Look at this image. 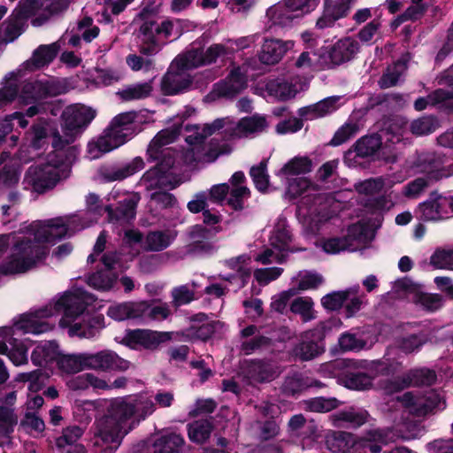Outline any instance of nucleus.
Listing matches in <instances>:
<instances>
[{
	"label": "nucleus",
	"mask_w": 453,
	"mask_h": 453,
	"mask_svg": "<svg viewBox=\"0 0 453 453\" xmlns=\"http://www.w3.org/2000/svg\"><path fill=\"white\" fill-rule=\"evenodd\" d=\"M143 167V159L140 157H136L132 161L121 166L102 170L101 175L106 181L122 180L141 171Z\"/></svg>",
	"instance_id": "29"
},
{
	"label": "nucleus",
	"mask_w": 453,
	"mask_h": 453,
	"mask_svg": "<svg viewBox=\"0 0 453 453\" xmlns=\"http://www.w3.org/2000/svg\"><path fill=\"white\" fill-rule=\"evenodd\" d=\"M435 380L436 375L434 371L426 368L415 369L401 378L388 381L383 389L387 394H393L411 386L431 385Z\"/></svg>",
	"instance_id": "12"
},
{
	"label": "nucleus",
	"mask_w": 453,
	"mask_h": 453,
	"mask_svg": "<svg viewBox=\"0 0 453 453\" xmlns=\"http://www.w3.org/2000/svg\"><path fill=\"white\" fill-rule=\"evenodd\" d=\"M392 437L380 429H372L359 439L346 432H333L326 436V446L335 453H348L351 449H369L371 453H380L382 445L388 443Z\"/></svg>",
	"instance_id": "6"
},
{
	"label": "nucleus",
	"mask_w": 453,
	"mask_h": 453,
	"mask_svg": "<svg viewBox=\"0 0 453 453\" xmlns=\"http://www.w3.org/2000/svg\"><path fill=\"white\" fill-rule=\"evenodd\" d=\"M138 199L134 196H127L119 202V206L117 208L115 214H113L111 206H106L105 211H108L111 220L128 222L135 216V208Z\"/></svg>",
	"instance_id": "37"
},
{
	"label": "nucleus",
	"mask_w": 453,
	"mask_h": 453,
	"mask_svg": "<svg viewBox=\"0 0 453 453\" xmlns=\"http://www.w3.org/2000/svg\"><path fill=\"white\" fill-rule=\"evenodd\" d=\"M440 85L453 87V65L438 78ZM428 105L453 111V93L442 88L434 90L426 97H419L414 103L417 111H423Z\"/></svg>",
	"instance_id": "10"
},
{
	"label": "nucleus",
	"mask_w": 453,
	"mask_h": 453,
	"mask_svg": "<svg viewBox=\"0 0 453 453\" xmlns=\"http://www.w3.org/2000/svg\"><path fill=\"white\" fill-rule=\"evenodd\" d=\"M250 174L256 188L259 191L265 192L268 189L269 175L267 173V162L265 160L260 162L257 165L252 166Z\"/></svg>",
	"instance_id": "57"
},
{
	"label": "nucleus",
	"mask_w": 453,
	"mask_h": 453,
	"mask_svg": "<svg viewBox=\"0 0 453 453\" xmlns=\"http://www.w3.org/2000/svg\"><path fill=\"white\" fill-rule=\"evenodd\" d=\"M298 288L301 290H308L316 288L323 283V277L312 272H300L296 278Z\"/></svg>",
	"instance_id": "63"
},
{
	"label": "nucleus",
	"mask_w": 453,
	"mask_h": 453,
	"mask_svg": "<svg viewBox=\"0 0 453 453\" xmlns=\"http://www.w3.org/2000/svg\"><path fill=\"white\" fill-rule=\"evenodd\" d=\"M18 423L14 408L0 405V434H9Z\"/></svg>",
	"instance_id": "59"
},
{
	"label": "nucleus",
	"mask_w": 453,
	"mask_h": 453,
	"mask_svg": "<svg viewBox=\"0 0 453 453\" xmlns=\"http://www.w3.org/2000/svg\"><path fill=\"white\" fill-rule=\"evenodd\" d=\"M59 47L57 43L40 46L34 53L32 58L33 65L35 68L42 67L50 63L56 57Z\"/></svg>",
	"instance_id": "49"
},
{
	"label": "nucleus",
	"mask_w": 453,
	"mask_h": 453,
	"mask_svg": "<svg viewBox=\"0 0 453 453\" xmlns=\"http://www.w3.org/2000/svg\"><path fill=\"white\" fill-rule=\"evenodd\" d=\"M417 212L426 221L449 219L453 215V196L433 193L427 201L418 206Z\"/></svg>",
	"instance_id": "11"
},
{
	"label": "nucleus",
	"mask_w": 453,
	"mask_h": 453,
	"mask_svg": "<svg viewBox=\"0 0 453 453\" xmlns=\"http://www.w3.org/2000/svg\"><path fill=\"white\" fill-rule=\"evenodd\" d=\"M358 132V126L353 122H347L342 125L334 134L330 141L332 146H339L353 138Z\"/></svg>",
	"instance_id": "60"
},
{
	"label": "nucleus",
	"mask_w": 453,
	"mask_h": 453,
	"mask_svg": "<svg viewBox=\"0 0 453 453\" xmlns=\"http://www.w3.org/2000/svg\"><path fill=\"white\" fill-rule=\"evenodd\" d=\"M58 369L67 374L77 373L87 367V353L60 354L58 358Z\"/></svg>",
	"instance_id": "36"
},
{
	"label": "nucleus",
	"mask_w": 453,
	"mask_h": 453,
	"mask_svg": "<svg viewBox=\"0 0 453 453\" xmlns=\"http://www.w3.org/2000/svg\"><path fill=\"white\" fill-rule=\"evenodd\" d=\"M126 143L121 135H118L109 127L101 135L93 139L88 143V155L90 159L99 158L102 155L108 153Z\"/></svg>",
	"instance_id": "16"
},
{
	"label": "nucleus",
	"mask_w": 453,
	"mask_h": 453,
	"mask_svg": "<svg viewBox=\"0 0 453 453\" xmlns=\"http://www.w3.org/2000/svg\"><path fill=\"white\" fill-rule=\"evenodd\" d=\"M140 322L160 321L169 318L172 314L167 303L154 305L147 301H140Z\"/></svg>",
	"instance_id": "33"
},
{
	"label": "nucleus",
	"mask_w": 453,
	"mask_h": 453,
	"mask_svg": "<svg viewBox=\"0 0 453 453\" xmlns=\"http://www.w3.org/2000/svg\"><path fill=\"white\" fill-rule=\"evenodd\" d=\"M250 257L248 255H241L236 257H232L225 261V265L233 270L234 274L223 277L226 280L238 278L241 280V285L243 286L247 279L250 276Z\"/></svg>",
	"instance_id": "32"
},
{
	"label": "nucleus",
	"mask_w": 453,
	"mask_h": 453,
	"mask_svg": "<svg viewBox=\"0 0 453 453\" xmlns=\"http://www.w3.org/2000/svg\"><path fill=\"white\" fill-rule=\"evenodd\" d=\"M312 169V162L308 157H295L288 160L276 173L280 178L288 179L293 175L305 174Z\"/></svg>",
	"instance_id": "34"
},
{
	"label": "nucleus",
	"mask_w": 453,
	"mask_h": 453,
	"mask_svg": "<svg viewBox=\"0 0 453 453\" xmlns=\"http://www.w3.org/2000/svg\"><path fill=\"white\" fill-rule=\"evenodd\" d=\"M175 27L171 20L145 21L139 29L140 52L147 57L157 54L171 36H178V33H174Z\"/></svg>",
	"instance_id": "8"
},
{
	"label": "nucleus",
	"mask_w": 453,
	"mask_h": 453,
	"mask_svg": "<svg viewBox=\"0 0 453 453\" xmlns=\"http://www.w3.org/2000/svg\"><path fill=\"white\" fill-rule=\"evenodd\" d=\"M96 111L83 104H73L62 113L61 131L54 133L53 147L61 149L70 144L81 134L88 125L95 119Z\"/></svg>",
	"instance_id": "7"
},
{
	"label": "nucleus",
	"mask_w": 453,
	"mask_h": 453,
	"mask_svg": "<svg viewBox=\"0 0 453 453\" xmlns=\"http://www.w3.org/2000/svg\"><path fill=\"white\" fill-rule=\"evenodd\" d=\"M93 302L91 295L76 288L65 292L56 302L42 309L23 314L12 326L0 327V354L8 356L15 365L26 363L27 351L17 347L15 331L33 334L49 332L54 327L50 319L59 314H62L59 326L68 327L69 335L88 339L96 336L104 326V317L84 313L86 307Z\"/></svg>",
	"instance_id": "1"
},
{
	"label": "nucleus",
	"mask_w": 453,
	"mask_h": 453,
	"mask_svg": "<svg viewBox=\"0 0 453 453\" xmlns=\"http://www.w3.org/2000/svg\"><path fill=\"white\" fill-rule=\"evenodd\" d=\"M192 84L188 71L173 62L162 81V90L165 95H175L187 90Z\"/></svg>",
	"instance_id": "15"
},
{
	"label": "nucleus",
	"mask_w": 453,
	"mask_h": 453,
	"mask_svg": "<svg viewBox=\"0 0 453 453\" xmlns=\"http://www.w3.org/2000/svg\"><path fill=\"white\" fill-rule=\"evenodd\" d=\"M247 376L257 382L271 381L279 376V366L271 361L254 360L246 366Z\"/></svg>",
	"instance_id": "22"
},
{
	"label": "nucleus",
	"mask_w": 453,
	"mask_h": 453,
	"mask_svg": "<svg viewBox=\"0 0 453 453\" xmlns=\"http://www.w3.org/2000/svg\"><path fill=\"white\" fill-rule=\"evenodd\" d=\"M180 134L179 128L164 129L157 133L149 144L147 154L151 160L161 161V165L166 157H170L171 151L166 145L173 142Z\"/></svg>",
	"instance_id": "17"
},
{
	"label": "nucleus",
	"mask_w": 453,
	"mask_h": 453,
	"mask_svg": "<svg viewBox=\"0 0 453 453\" xmlns=\"http://www.w3.org/2000/svg\"><path fill=\"white\" fill-rule=\"evenodd\" d=\"M169 334L149 329L129 330L123 337L122 342L132 349H154L160 343L169 340Z\"/></svg>",
	"instance_id": "13"
},
{
	"label": "nucleus",
	"mask_w": 453,
	"mask_h": 453,
	"mask_svg": "<svg viewBox=\"0 0 453 453\" xmlns=\"http://www.w3.org/2000/svg\"><path fill=\"white\" fill-rule=\"evenodd\" d=\"M173 62H175L178 66L187 71L206 65L203 50L195 48H192L182 55H179Z\"/></svg>",
	"instance_id": "46"
},
{
	"label": "nucleus",
	"mask_w": 453,
	"mask_h": 453,
	"mask_svg": "<svg viewBox=\"0 0 453 453\" xmlns=\"http://www.w3.org/2000/svg\"><path fill=\"white\" fill-rule=\"evenodd\" d=\"M140 301H129L111 305L107 310V315L117 321L127 319L140 321Z\"/></svg>",
	"instance_id": "31"
},
{
	"label": "nucleus",
	"mask_w": 453,
	"mask_h": 453,
	"mask_svg": "<svg viewBox=\"0 0 453 453\" xmlns=\"http://www.w3.org/2000/svg\"><path fill=\"white\" fill-rule=\"evenodd\" d=\"M291 311L301 315L303 321L307 322L315 318L313 302L310 297H298L291 303Z\"/></svg>",
	"instance_id": "58"
},
{
	"label": "nucleus",
	"mask_w": 453,
	"mask_h": 453,
	"mask_svg": "<svg viewBox=\"0 0 453 453\" xmlns=\"http://www.w3.org/2000/svg\"><path fill=\"white\" fill-rule=\"evenodd\" d=\"M407 69L406 64L403 61H397L393 65L387 68L380 79L379 84L382 88H388L395 86L404 74Z\"/></svg>",
	"instance_id": "45"
},
{
	"label": "nucleus",
	"mask_w": 453,
	"mask_h": 453,
	"mask_svg": "<svg viewBox=\"0 0 453 453\" xmlns=\"http://www.w3.org/2000/svg\"><path fill=\"white\" fill-rule=\"evenodd\" d=\"M59 357L58 345L55 342H46L38 344L31 355L32 361L36 365H42L51 361L58 363Z\"/></svg>",
	"instance_id": "35"
},
{
	"label": "nucleus",
	"mask_w": 453,
	"mask_h": 453,
	"mask_svg": "<svg viewBox=\"0 0 453 453\" xmlns=\"http://www.w3.org/2000/svg\"><path fill=\"white\" fill-rule=\"evenodd\" d=\"M58 132V130L54 129L50 123L40 119L36 124H35L32 127L31 131V143L32 145L39 149L42 147L45 143H47V140L50 134L52 135V142H54V133Z\"/></svg>",
	"instance_id": "43"
},
{
	"label": "nucleus",
	"mask_w": 453,
	"mask_h": 453,
	"mask_svg": "<svg viewBox=\"0 0 453 453\" xmlns=\"http://www.w3.org/2000/svg\"><path fill=\"white\" fill-rule=\"evenodd\" d=\"M83 434V429L78 426H68L65 428L62 434L57 438L56 445L62 449L67 445L75 443Z\"/></svg>",
	"instance_id": "62"
},
{
	"label": "nucleus",
	"mask_w": 453,
	"mask_h": 453,
	"mask_svg": "<svg viewBox=\"0 0 453 453\" xmlns=\"http://www.w3.org/2000/svg\"><path fill=\"white\" fill-rule=\"evenodd\" d=\"M78 222L80 218L77 215L33 222L27 235L17 240L9 260L0 265V274L21 273L32 268L46 256V243L54 242L88 226L87 223L78 225Z\"/></svg>",
	"instance_id": "4"
},
{
	"label": "nucleus",
	"mask_w": 453,
	"mask_h": 453,
	"mask_svg": "<svg viewBox=\"0 0 453 453\" xmlns=\"http://www.w3.org/2000/svg\"><path fill=\"white\" fill-rule=\"evenodd\" d=\"M117 277L111 272L102 269L87 278L88 284L98 290L107 291L112 288L116 282Z\"/></svg>",
	"instance_id": "44"
},
{
	"label": "nucleus",
	"mask_w": 453,
	"mask_h": 453,
	"mask_svg": "<svg viewBox=\"0 0 453 453\" xmlns=\"http://www.w3.org/2000/svg\"><path fill=\"white\" fill-rule=\"evenodd\" d=\"M184 442V439L180 434L171 433L155 441L153 445L154 453H179Z\"/></svg>",
	"instance_id": "42"
},
{
	"label": "nucleus",
	"mask_w": 453,
	"mask_h": 453,
	"mask_svg": "<svg viewBox=\"0 0 453 453\" xmlns=\"http://www.w3.org/2000/svg\"><path fill=\"white\" fill-rule=\"evenodd\" d=\"M367 416L365 411L349 409L334 414L332 418L335 426H359L366 421Z\"/></svg>",
	"instance_id": "39"
},
{
	"label": "nucleus",
	"mask_w": 453,
	"mask_h": 453,
	"mask_svg": "<svg viewBox=\"0 0 453 453\" xmlns=\"http://www.w3.org/2000/svg\"><path fill=\"white\" fill-rule=\"evenodd\" d=\"M247 79L241 67L231 71L226 80L215 84L212 93L218 96H232L242 91Z\"/></svg>",
	"instance_id": "21"
},
{
	"label": "nucleus",
	"mask_w": 453,
	"mask_h": 453,
	"mask_svg": "<svg viewBox=\"0 0 453 453\" xmlns=\"http://www.w3.org/2000/svg\"><path fill=\"white\" fill-rule=\"evenodd\" d=\"M266 17L271 22L267 27V30L272 29L273 26L288 27L296 19H299L296 12L290 9L286 0L271 6L266 12Z\"/></svg>",
	"instance_id": "26"
},
{
	"label": "nucleus",
	"mask_w": 453,
	"mask_h": 453,
	"mask_svg": "<svg viewBox=\"0 0 453 453\" xmlns=\"http://www.w3.org/2000/svg\"><path fill=\"white\" fill-rule=\"evenodd\" d=\"M430 261L436 268L453 270V250H438L432 255Z\"/></svg>",
	"instance_id": "64"
},
{
	"label": "nucleus",
	"mask_w": 453,
	"mask_h": 453,
	"mask_svg": "<svg viewBox=\"0 0 453 453\" xmlns=\"http://www.w3.org/2000/svg\"><path fill=\"white\" fill-rule=\"evenodd\" d=\"M267 127L265 116L259 114L242 118L237 122L226 117L201 126H187L186 130L188 134L185 140L188 148L183 153V160L186 164L211 163L220 155L228 154L231 149L226 144L219 145L212 142L208 145L204 143V140L216 132H221L228 139H236L263 133Z\"/></svg>",
	"instance_id": "3"
},
{
	"label": "nucleus",
	"mask_w": 453,
	"mask_h": 453,
	"mask_svg": "<svg viewBox=\"0 0 453 453\" xmlns=\"http://www.w3.org/2000/svg\"><path fill=\"white\" fill-rule=\"evenodd\" d=\"M439 127V121L433 116H423L413 120L410 128L416 135H426L434 132Z\"/></svg>",
	"instance_id": "54"
},
{
	"label": "nucleus",
	"mask_w": 453,
	"mask_h": 453,
	"mask_svg": "<svg viewBox=\"0 0 453 453\" xmlns=\"http://www.w3.org/2000/svg\"><path fill=\"white\" fill-rule=\"evenodd\" d=\"M212 425L208 420H197L188 425V432L190 441L203 443L210 437Z\"/></svg>",
	"instance_id": "47"
},
{
	"label": "nucleus",
	"mask_w": 453,
	"mask_h": 453,
	"mask_svg": "<svg viewBox=\"0 0 453 453\" xmlns=\"http://www.w3.org/2000/svg\"><path fill=\"white\" fill-rule=\"evenodd\" d=\"M345 293L347 294L346 299L344 300L345 308L348 316H352L365 303V296L359 293L358 286L346 289Z\"/></svg>",
	"instance_id": "55"
},
{
	"label": "nucleus",
	"mask_w": 453,
	"mask_h": 453,
	"mask_svg": "<svg viewBox=\"0 0 453 453\" xmlns=\"http://www.w3.org/2000/svg\"><path fill=\"white\" fill-rule=\"evenodd\" d=\"M140 183L148 191L173 189L176 187V184L172 182L170 176L158 166L148 170L142 175Z\"/></svg>",
	"instance_id": "23"
},
{
	"label": "nucleus",
	"mask_w": 453,
	"mask_h": 453,
	"mask_svg": "<svg viewBox=\"0 0 453 453\" xmlns=\"http://www.w3.org/2000/svg\"><path fill=\"white\" fill-rule=\"evenodd\" d=\"M373 238V232L365 223L354 224L348 229V234L345 236L349 250L354 251L361 247H365Z\"/></svg>",
	"instance_id": "30"
},
{
	"label": "nucleus",
	"mask_w": 453,
	"mask_h": 453,
	"mask_svg": "<svg viewBox=\"0 0 453 453\" xmlns=\"http://www.w3.org/2000/svg\"><path fill=\"white\" fill-rule=\"evenodd\" d=\"M358 50V42L354 38L345 37L334 44L329 57L332 64L338 65L352 59Z\"/></svg>",
	"instance_id": "25"
},
{
	"label": "nucleus",
	"mask_w": 453,
	"mask_h": 453,
	"mask_svg": "<svg viewBox=\"0 0 453 453\" xmlns=\"http://www.w3.org/2000/svg\"><path fill=\"white\" fill-rule=\"evenodd\" d=\"M387 183L383 178L368 179L355 184V189L362 195L373 196L380 192Z\"/></svg>",
	"instance_id": "61"
},
{
	"label": "nucleus",
	"mask_w": 453,
	"mask_h": 453,
	"mask_svg": "<svg viewBox=\"0 0 453 453\" xmlns=\"http://www.w3.org/2000/svg\"><path fill=\"white\" fill-rule=\"evenodd\" d=\"M45 429L44 421L35 412L26 411L19 423V430L30 434H39Z\"/></svg>",
	"instance_id": "50"
},
{
	"label": "nucleus",
	"mask_w": 453,
	"mask_h": 453,
	"mask_svg": "<svg viewBox=\"0 0 453 453\" xmlns=\"http://www.w3.org/2000/svg\"><path fill=\"white\" fill-rule=\"evenodd\" d=\"M154 399L156 403L147 395H136L111 400L106 413L95 422L94 447L101 453H115L124 437L155 411L156 404L168 408L174 395L169 391H158Z\"/></svg>",
	"instance_id": "2"
},
{
	"label": "nucleus",
	"mask_w": 453,
	"mask_h": 453,
	"mask_svg": "<svg viewBox=\"0 0 453 453\" xmlns=\"http://www.w3.org/2000/svg\"><path fill=\"white\" fill-rule=\"evenodd\" d=\"M381 146L380 138L376 135L364 136L354 146L358 157H366L373 155Z\"/></svg>",
	"instance_id": "48"
},
{
	"label": "nucleus",
	"mask_w": 453,
	"mask_h": 453,
	"mask_svg": "<svg viewBox=\"0 0 453 453\" xmlns=\"http://www.w3.org/2000/svg\"><path fill=\"white\" fill-rule=\"evenodd\" d=\"M121 78L122 75L118 70L111 68H96L93 75V82L96 87H106L119 82Z\"/></svg>",
	"instance_id": "56"
},
{
	"label": "nucleus",
	"mask_w": 453,
	"mask_h": 453,
	"mask_svg": "<svg viewBox=\"0 0 453 453\" xmlns=\"http://www.w3.org/2000/svg\"><path fill=\"white\" fill-rule=\"evenodd\" d=\"M87 367L101 371H126L129 367V362L106 349L94 354L87 353Z\"/></svg>",
	"instance_id": "14"
},
{
	"label": "nucleus",
	"mask_w": 453,
	"mask_h": 453,
	"mask_svg": "<svg viewBox=\"0 0 453 453\" xmlns=\"http://www.w3.org/2000/svg\"><path fill=\"white\" fill-rule=\"evenodd\" d=\"M45 89L41 82H27L22 86L19 95L20 102L29 104L43 97Z\"/></svg>",
	"instance_id": "51"
},
{
	"label": "nucleus",
	"mask_w": 453,
	"mask_h": 453,
	"mask_svg": "<svg viewBox=\"0 0 453 453\" xmlns=\"http://www.w3.org/2000/svg\"><path fill=\"white\" fill-rule=\"evenodd\" d=\"M306 88L307 83L299 78H292L289 81H271L266 84L268 94L280 101L292 99Z\"/></svg>",
	"instance_id": "19"
},
{
	"label": "nucleus",
	"mask_w": 453,
	"mask_h": 453,
	"mask_svg": "<svg viewBox=\"0 0 453 453\" xmlns=\"http://www.w3.org/2000/svg\"><path fill=\"white\" fill-rule=\"evenodd\" d=\"M398 400L404 411L399 418H395L394 430L395 436L403 440H411L418 435L417 424L405 417L406 413L424 418L446 408L444 395L435 390L427 391L423 395L406 392L399 396Z\"/></svg>",
	"instance_id": "5"
},
{
	"label": "nucleus",
	"mask_w": 453,
	"mask_h": 453,
	"mask_svg": "<svg viewBox=\"0 0 453 453\" xmlns=\"http://www.w3.org/2000/svg\"><path fill=\"white\" fill-rule=\"evenodd\" d=\"M152 92V84L150 81L134 83L125 86L119 89L116 95L122 101L141 100L148 97Z\"/></svg>",
	"instance_id": "38"
},
{
	"label": "nucleus",
	"mask_w": 453,
	"mask_h": 453,
	"mask_svg": "<svg viewBox=\"0 0 453 453\" xmlns=\"http://www.w3.org/2000/svg\"><path fill=\"white\" fill-rule=\"evenodd\" d=\"M137 118L138 114L134 111L119 113L111 119L109 127L118 135H121L123 141L127 142L136 133Z\"/></svg>",
	"instance_id": "24"
},
{
	"label": "nucleus",
	"mask_w": 453,
	"mask_h": 453,
	"mask_svg": "<svg viewBox=\"0 0 453 453\" xmlns=\"http://www.w3.org/2000/svg\"><path fill=\"white\" fill-rule=\"evenodd\" d=\"M69 174V167L65 164L48 163L42 165H32L28 168L24 178V184L30 186L38 193L45 192L56 186Z\"/></svg>",
	"instance_id": "9"
},
{
	"label": "nucleus",
	"mask_w": 453,
	"mask_h": 453,
	"mask_svg": "<svg viewBox=\"0 0 453 453\" xmlns=\"http://www.w3.org/2000/svg\"><path fill=\"white\" fill-rule=\"evenodd\" d=\"M289 242L290 234L284 225L278 226L273 229L270 236L271 247L284 253L287 256L288 251L290 250Z\"/></svg>",
	"instance_id": "52"
},
{
	"label": "nucleus",
	"mask_w": 453,
	"mask_h": 453,
	"mask_svg": "<svg viewBox=\"0 0 453 453\" xmlns=\"http://www.w3.org/2000/svg\"><path fill=\"white\" fill-rule=\"evenodd\" d=\"M315 331L303 333L300 342L292 350L293 355L303 361H309L322 354L324 348L313 341Z\"/></svg>",
	"instance_id": "27"
},
{
	"label": "nucleus",
	"mask_w": 453,
	"mask_h": 453,
	"mask_svg": "<svg viewBox=\"0 0 453 453\" xmlns=\"http://www.w3.org/2000/svg\"><path fill=\"white\" fill-rule=\"evenodd\" d=\"M294 45L295 42L290 40L265 38L258 53L259 60L265 65L277 64Z\"/></svg>",
	"instance_id": "18"
},
{
	"label": "nucleus",
	"mask_w": 453,
	"mask_h": 453,
	"mask_svg": "<svg viewBox=\"0 0 453 453\" xmlns=\"http://www.w3.org/2000/svg\"><path fill=\"white\" fill-rule=\"evenodd\" d=\"M257 328L255 326H249L241 331V351L243 354L250 355L271 345V339L264 335H257Z\"/></svg>",
	"instance_id": "28"
},
{
	"label": "nucleus",
	"mask_w": 453,
	"mask_h": 453,
	"mask_svg": "<svg viewBox=\"0 0 453 453\" xmlns=\"http://www.w3.org/2000/svg\"><path fill=\"white\" fill-rule=\"evenodd\" d=\"M175 234L171 231H154L147 234L145 249L150 251H160L166 249L174 240Z\"/></svg>",
	"instance_id": "41"
},
{
	"label": "nucleus",
	"mask_w": 453,
	"mask_h": 453,
	"mask_svg": "<svg viewBox=\"0 0 453 453\" xmlns=\"http://www.w3.org/2000/svg\"><path fill=\"white\" fill-rule=\"evenodd\" d=\"M413 301L427 311H435L443 306L444 300L439 294L415 293Z\"/></svg>",
	"instance_id": "53"
},
{
	"label": "nucleus",
	"mask_w": 453,
	"mask_h": 453,
	"mask_svg": "<svg viewBox=\"0 0 453 453\" xmlns=\"http://www.w3.org/2000/svg\"><path fill=\"white\" fill-rule=\"evenodd\" d=\"M67 386L72 390H84L89 387L95 389H106L109 388L105 380L92 373H84L72 378L67 381Z\"/></svg>",
	"instance_id": "40"
},
{
	"label": "nucleus",
	"mask_w": 453,
	"mask_h": 453,
	"mask_svg": "<svg viewBox=\"0 0 453 453\" xmlns=\"http://www.w3.org/2000/svg\"><path fill=\"white\" fill-rule=\"evenodd\" d=\"M351 3L352 0H332L324 3L323 13L318 19L316 27L320 29L333 27L335 21L348 15Z\"/></svg>",
	"instance_id": "20"
}]
</instances>
